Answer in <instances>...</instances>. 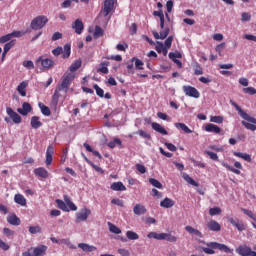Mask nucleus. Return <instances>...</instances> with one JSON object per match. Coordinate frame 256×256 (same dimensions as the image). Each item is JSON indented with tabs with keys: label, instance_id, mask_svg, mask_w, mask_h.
I'll use <instances>...</instances> for the list:
<instances>
[{
	"label": "nucleus",
	"instance_id": "1",
	"mask_svg": "<svg viewBox=\"0 0 256 256\" xmlns=\"http://www.w3.org/2000/svg\"><path fill=\"white\" fill-rule=\"evenodd\" d=\"M74 79H75V75L71 73L64 74L61 84H59L56 87L55 92L52 96L53 105L55 106L59 105V99L61 98V95H62L61 91H63L65 95H67V91H69V87H71V83H73Z\"/></svg>",
	"mask_w": 256,
	"mask_h": 256
},
{
	"label": "nucleus",
	"instance_id": "2",
	"mask_svg": "<svg viewBox=\"0 0 256 256\" xmlns=\"http://www.w3.org/2000/svg\"><path fill=\"white\" fill-rule=\"evenodd\" d=\"M233 107H235L236 111H238V114L242 119V125L245 126L248 131H256V118L251 117L249 114H247L243 109H241L237 103L231 101L230 102Z\"/></svg>",
	"mask_w": 256,
	"mask_h": 256
},
{
	"label": "nucleus",
	"instance_id": "3",
	"mask_svg": "<svg viewBox=\"0 0 256 256\" xmlns=\"http://www.w3.org/2000/svg\"><path fill=\"white\" fill-rule=\"evenodd\" d=\"M215 249L223 251L224 253H233V249L218 242H208L206 243V247H202V251L206 253V255H215Z\"/></svg>",
	"mask_w": 256,
	"mask_h": 256
},
{
	"label": "nucleus",
	"instance_id": "4",
	"mask_svg": "<svg viewBox=\"0 0 256 256\" xmlns=\"http://www.w3.org/2000/svg\"><path fill=\"white\" fill-rule=\"evenodd\" d=\"M148 239H157V241H168L169 243H177V236L171 233H157L149 232L147 234Z\"/></svg>",
	"mask_w": 256,
	"mask_h": 256
},
{
	"label": "nucleus",
	"instance_id": "5",
	"mask_svg": "<svg viewBox=\"0 0 256 256\" xmlns=\"http://www.w3.org/2000/svg\"><path fill=\"white\" fill-rule=\"evenodd\" d=\"M49 23L47 16H37L31 21L30 27L33 31H39Z\"/></svg>",
	"mask_w": 256,
	"mask_h": 256
},
{
	"label": "nucleus",
	"instance_id": "6",
	"mask_svg": "<svg viewBox=\"0 0 256 256\" xmlns=\"http://www.w3.org/2000/svg\"><path fill=\"white\" fill-rule=\"evenodd\" d=\"M47 254V246L40 245L38 247H31L28 251L22 253V256H45Z\"/></svg>",
	"mask_w": 256,
	"mask_h": 256
},
{
	"label": "nucleus",
	"instance_id": "7",
	"mask_svg": "<svg viewBox=\"0 0 256 256\" xmlns=\"http://www.w3.org/2000/svg\"><path fill=\"white\" fill-rule=\"evenodd\" d=\"M114 9L115 0H105L104 5L100 11V15H103V17H108Z\"/></svg>",
	"mask_w": 256,
	"mask_h": 256
},
{
	"label": "nucleus",
	"instance_id": "8",
	"mask_svg": "<svg viewBox=\"0 0 256 256\" xmlns=\"http://www.w3.org/2000/svg\"><path fill=\"white\" fill-rule=\"evenodd\" d=\"M236 253L240 256H256V252L247 245H240L236 248Z\"/></svg>",
	"mask_w": 256,
	"mask_h": 256
},
{
	"label": "nucleus",
	"instance_id": "9",
	"mask_svg": "<svg viewBox=\"0 0 256 256\" xmlns=\"http://www.w3.org/2000/svg\"><path fill=\"white\" fill-rule=\"evenodd\" d=\"M182 89L187 97H193L194 99H199V97H201L199 90L193 86H183Z\"/></svg>",
	"mask_w": 256,
	"mask_h": 256
},
{
	"label": "nucleus",
	"instance_id": "10",
	"mask_svg": "<svg viewBox=\"0 0 256 256\" xmlns=\"http://www.w3.org/2000/svg\"><path fill=\"white\" fill-rule=\"evenodd\" d=\"M6 113L10 117V119H12L13 123H15L16 125H19V123L23 121L21 116L17 112H15L11 107L6 108Z\"/></svg>",
	"mask_w": 256,
	"mask_h": 256
},
{
	"label": "nucleus",
	"instance_id": "11",
	"mask_svg": "<svg viewBox=\"0 0 256 256\" xmlns=\"http://www.w3.org/2000/svg\"><path fill=\"white\" fill-rule=\"evenodd\" d=\"M36 63H41V66L44 69H53V67L55 66V62L52 59H43L42 56L37 58Z\"/></svg>",
	"mask_w": 256,
	"mask_h": 256
},
{
	"label": "nucleus",
	"instance_id": "12",
	"mask_svg": "<svg viewBox=\"0 0 256 256\" xmlns=\"http://www.w3.org/2000/svg\"><path fill=\"white\" fill-rule=\"evenodd\" d=\"M91 215V210L89 208H84L80 212L76 213V219L78 222L87 221Z\"/></svg>",
	"mask_w": 256,
	"mask_h": 256
},
{
	"label": "nucleus",
	"instance_id": "13",
	"mask_svg": "<svg viewBox=\"0 0 256 256\" xmlns=\"http://www.w3.org/2000/svg\"><path fill=\"white\" fill-rule=\"evenodd\" d=\"M13 37H23V32L21 31H14L12 33L6 34L0 37V43H7V41H11Z\"/></svg>",
	"mask_w": 256,
	"mask_h": 256
},
{
	"label": "nucleus",
	"instance_id": "14",
	"mask_svg": "<svg viewBox=\"0 0 256 256\" xmlns=\"http://www.w3.org/2000/svg\"><path fill=\"white\" fill-rule=\"evenodd\" d=\"M72 29L75 30L77 35H81L83 33V29H85V25L81 19H76L74 23H72Z\"/></svg>",
	"mask_w": 256,
	"mask_h": 256
},
{
	"label": "nucleus",
	"instance_id": "15",
	"mask_svg": "<svg viewBox=\"0 0 256 256\" xmlns=\"http://www.w3.org/2000/svg\"><path fill=\"white\" fill-rule=\"evenodd\" d=\"M228 222L231 223V225H233V227H236V229H238V231H245L246 227L245 224H243V222L239 221V218H233L230 217L228 218Z\"/></svg>",
	"mask_w": 256,
	"mask_h": 256
},
{
	"label": "nucleus",
	"instance_id": "16",
	"mask_svg": "<svg viewBox=\"0 0 256 256\" xmlns=\"http://www.w3.org/2000/svg\"><path fill=\"white\" fill-rule=\"evenodd\" d=\"M32 110L33 108L31 107V104H29V102H24L22 104V108H18L17 112L25 117L29 115V113H31Z\"/></svg>",
	"mask_w": 256,
	"mask_h": 256
},
{
	"label": "nucleus",
	"instance_id": "17",
	"mask_svg": "<svg viewBox=\"0 0 256 256\" xmlns=\"http://www.w3.org/2000/svg\"><path fill=\"white\" fill-rule=\"evenodd\" d=\"M55 153V148L53 145H49L46 151V165L49 167L53 163V155Z\"/></svg>",
	"mask_w": 256,
	"mask_h": 256
},
{
	"label": "nucleus",
	"instance_id": "18",
	"mask_svg": "<svg viewBox=\"0 0 256 256\" xmlns=\"http://www.w3.org/2000/svg\"><path fill=\"white\" fill-rule=\"evenodd\" d=\"M169 33H170L169 27L165 28L160 33L157 31L152 32L154 39H162V40L167 39V37H169Z\"/></svg>",
	"mask_w": 256,
	"mask_h": 256
},
{
	"label": "nucleus",
	"instance_id": "19",
	"mask_svg": "<svg viewBox=\"0 0 256 256\" xmlns=\"http://www.w3.org/2000/svg\"><path fill=\"white\" fill-rule=\"evenodd\" d=\"M206 226L209 231H221V224H219V222L215 220H210L209 222H207Z\"/></svg>",
	"mask_w": 256,
	"mask_h": 256
},
{
	"label": "nucleus",
	"instance_id": "20",
	"mask_svg": "<svg viewBox=\"0 0 256 256\" xmlns=\"http://www.w3.org/2000/svg\"><path fill=\"white\" fill-rule=\"evenodd\" d=\"M29 85V82L27 81H22L18 87H17V91L19 93V95H21V97H27V87Z\"/></svg>",
	"mask_w": 256,
	"mask_h": 256
},
{
	"label": "nucleus",
	"instance_id": "21",
	"mask_svg": "<svg viewBox=\"0 0 256 256\" xmlns=\"http://www.w3.org/2000/svg\"><path fill=\"white\" fill-rule=\"evenodd\" d=\"M79 249H82L84 253H93V251H97V247L93 245H89L87 243H79L78 244Z\"/></svg>",
	"mask_w": 256,
	"mask_h": 256
},
{
	"label": "nucleus",
	"instance_id": "22",
	"mask_svg": "<svg viewBox=\"0 0 256 256\" xmlns=\"http://www.w3.org/2000/svg\"><path fill=\"white\" fill-rule=\"evenodd\" d=\"M152 15L154 17H159L160 28L165 29V14L163 13V10L153 11Z\"/></svg>",
	"mask_w": 256,
	"mask_h": 256
},
{
	"label": "nucleus",
	"instance_id": "23",
	"mask_svg": "<svg viewBox=\"0 0 256 256\" xmlns=\"http://www.w3.org/2000/svg\"><path fill=\"white\" fill-rule=\"evenodd\" d=\"M34 174L37 177H41L42 179H47V177H49V172L47 171V169H45L43 167L36 168L34 170Z\"/></svg>",
	"mask_w": 256,
	"mask_h": 256
},
{
	"label": "nucleus",
	"instance_id": "24",
	"mask_svg": "<svg viewBox=\"0 0 256 256\" xmlns=\"http://www.w3.org/2000/svg\"><path fill=\"white\" fill-rule=\"evenodd\" d=\"M134 215H145L147 208L143 204H136L133 208Z\"/></svg>",
	"mask_w": 256,
	"mask_h": 256
},
{
	"label": "nucleus",
	"instance_id": "25",
	"mask_svg": "<svg viewBox=\"0 0 256 256\" xmlns=\"http://www.w3.org/2000/svg\"><path fill=\"white\" fill-rule=\"evenodd\" d=\"M205 131L207 133H216L217 135H219V133H221V129L219 128V126H217L215 124H207L205 126Z\"/></svg>",
	"mask_w": 256,
	"mask_h": 256
},
{
	"label": "nucleus",
	"instance_id": "26",
	"mask_svg": "<svg viewBox=\"0 0 256 256\" xmlns=\"http://www.w3.org/2000/svg\"><path fill=\"white\" fill-rule=\"evenodd\" d=\"M152 129L154 131H157V133H160L161 135H169V132H167L165 130V128L163 126H161V124H159L157 122H153L152 123Z\"/></svg>",
	"mask_w": 256,
	"mask_h": 256
},
{
	"label": "nucleus",
	"instance_id": "27",
	"mask_svg": "<svg viewBox=\"0 0 256 256\" xmlns=\"http://www.w3.org/2000/svg\"><path fill=\"white\" fill-rule=\"evenodd\" d=\"M30 125L32 129H39V127L43 126V122L39 120L38 116H32L30 120Z\"/></svg>",
	"mask_w": 256,
	"mask_h": 256
},
{
	"label": "nucleus",
	"instance_id": "28",
	"mask_svg": "<svg viewBox=\"0 0 256 256\" xmlns=\"http://www.w3.org/2000/svg\"><path fill=\"white\" fill-rule=\"evenodd\" d=\"M110 189L112 191H127V187L123 185V182H113Z\"/></svg>",
	"mask_w": 256,
	"mask_h": 256
},
{
	"label": "nucleus",
	"instance_id": "29",
	"mask_svg": "<svg viewBox=\"0 0 256 256\" xmlns=\"http://www.w3.org/2000/svg\"><path fill=\"white\" fill-rule=\"evenodd\" d=\"M175 205V201L171 198H165L163 201L160 202V207L164 209H171Z\"/></svg>",
	"mask_w": 256,
	"mask_h": 256
},
{
	"label": "nucleus",
	"instance_id": "30",
	"mask_svg": "<svg viewBox=\"0 0 256 256\" xmlns=\"http://www.w3.org/2000/svg\"><path fill=\"white\" fill-rule=\"evenodd\" d=\"M14 201L18 205H21V207H25L27 205V199H25V196H23V194H16L14 196Z\"/></svg>",
	"mask_w": 256,
	"mask_h": 256
},
{
	"label": "nucleus",
	"instance_id": "31",
	"mask_svg": "<svg viewBox=\"0 0 256 256\" xmlns=\"http://www.w3.org/2000/svg\"><path fill=\"white\" fill-rule=\"evenodd\" d=\"M185 231H187V233H189L190 235H195L196 237H199L200 239H202V237H203V233H201V231L193 228L192 226H186Z\"/></svg>",
	"mask_w": 256,
	"mask_h": 256
},
{
	"label": "nucleus",
	"instance_id": "32",
	"mask_svg": "<svg viewBox=\"0 0 256 256\" xmlns=\"http://www.w3.org/2000/svg\"><path fill=\"white\" fill-rule=\"evenodd\" d=\"M109 65V61H103L100 63V68L97 69V73H103L104 75H107V73H109V68H107Z\"/></svg>",
	"mask_w": 256,
	"mask_h": 256
},
{
	"label": "nucleus",
	"instance_id": "33",
	"mask_svg": "<svg viewBox=\"0 0 256 256\" xmlns=\"http://www.w3.org/2000/svg\"><path fill=\"white\" fill-rule=\"evenodd\" d=\"M130 63H135V68L138 70V71H143V65H145V63L143 62V60H139V58L137 57H133L131 60H130Z\"/></svg>",
	"mask_w": 256,
	"mask_h": 256
},
{
	"label": "nucleus",
	"instance_id": "34",
	"mask_svg": "<svg viewBox=\"0 0 256 256\" xmlns=\"http://www.w3.org/2000/svg\"><path fill=\"white\" fill-rule=\"evenodd\" d=\"M64 202L68 206L70 211H77V206L71 201V198L67 195H64Z\"/></svg>",
	"mask_w": 256,
	"mask_h": 256
},
{
	"label": "nucleus",
	"instance_id": "35",
	"mask_svg": "<svg viewBox=\"0 0 256 256\" xmlns=\"http://www.w3.org/2000/svg\"><path fill=\"white\" fill-rule=\"evenodd\" d=\"M7 221L10 225H21V219L15 214L8 216Z\"/></svg>",
	"mask_w": 256,
	"mask_h": 256
},
{
	"label": "nucleus",
	"instance_id": "36",
	"mask_svg": "<svg viewBox=\"0 0 256 256\" xmlns=\"http://www.w3.org/2000/svg\"><path fill=\"white\" fill-rule=\"evenodd\" d=\"M69 57H71V44H65L62 49V58L69 59Z\"/></svg>",
	"mask_w": 256,
	"mask_h": 256
},
{
	"label": "nucleus",
	"instance_id": "37",
	"mask_svg": "<svg viewBox=\"0 0 256 256\" xmlns=\"http://www.w3.org/2000/svg\"><path fill=\"white\" fill-rule=\"evenodd\" d=\"M233 155L235 157H239L240 159H244V161H247V163H251V155L247 153H241V152H233Z\"/></svg>",
	"mask_w": 256,
	"mask_h": 256
},
{
	"label": "nucleus",
	"instance_id": "38",
	"mask_svg": "<svg viewBox=\"0 0 256 256\" xmlns=\"http://www.w3.org/2000/svg\"><path fill=\"white\" fill-rule=\"evenodd\" d=\"M82 157L86 161V163H88V165H91V167H93V169H95V171H97L98 173H103V168L93 164V162H91V160H89V158H87V156H85V154L82 153Z\"/></svg>",
	"mask_w": 256,
	"mask_h": 256
},
{
	"label": "nucleus",
	"instance_id": "39",
	"mask_svg": "<svg viewBox=\"0 0 256 256\" xmlns=\"http://www.w3.org/2000/svg\"><path fill=\"white\" fill-rule=\"evenodd\" d=\"M81 59L75 60L69 67V70L71 71V73H75V71H77L78 69H81Z\"/></svg>",
	"mask_w": 256,
	"mask_h": 256
},
{
	"label": "nucleus",
	"instance_id": "40",
	"mask_svg": "<svg viewBox=\"0 0 256 256\" xmlns=\"http://www.w3.org/2000/svg\"><path fill=\"white\" fill-rule=\"evenodd\" d=\"M175 127L176 129H181L182 131H184V133H193V130L190 129L189 126L185 123H176Z\"/></svg>",
	"mask_w": 256,
	"mask_h": 256
},
{
	"label": "nucleus",
	"instance_id": "41",
	"mask_svg": "<svg viewBox=\"0 0 256 256\" xmlns=\"http://www.w3.org/2000/svg\"><path fill=\"white\" fill-rule=\"evenodd\" d=\"M103 35H105V31L103 30V28H101L100 26H95V30H94V39H99V37H103Z\"/></svg>",
	"mask_w": 256,
	"mask_h": 256
},
{
	"label": "nucleus",
	"instance_id": "42",
	"mask_svg": "<svg viewBox=\"0 0 256 256\" xmlns=\"http://www.w3.org/2000/svg\"><path fill=\"white\" fill-rule=\"evenodd\" d=\"M117 145H118L119 147H122V145H123V143L121 142V139H119V138H114L113 141H111V142L108 143V147H109L110 149H115V147H117Z\"/></svg>",
	"mask_w": 256,
	"mask_h": 256
},
{
	"label": "nucleus",
	"instance_id": "43",
	"mask_svg": "<svg viewBox=\"0 0 256 256\" xmlns=\"http://www.w3.org/2000/svg\"><path fill=\"white\" fill-rule=\"evenodd\" d=\"M60 245H67V247L70 249H77V246L72 244L69 238L60 239Z\"/></svg>",
	"mask_w": 256,
	"mask_h": 256
},
{
	"label": "nucleus",
	"instance_id": "44",
	"mask_svg": "<svg viewBox=\"0 0 256 256\" xmlns=\"http://www.w3.org/2000/svg\"><path fill=\"white\" fill-rule=\"evenodd\" d=\"M126 237L127 239H129L130 241H137V239H139V234H137L136 232H133L131 230H128L126 232Z\"/></svg>",
	"mask_w": 256,
	"mask_h": 256
},
{
	"label": "nucleus",
	"instance_id": "45",
	"mask_svg": "<svg viewBox=\"0 0 256 256\" xmlns=\"http://www.w3.org/2000/svg\"><path fill=\"white\" fill-rule=\"evenodd\" d=\"M108 226H109L110 233H114L115 235H120L121 229L119 227H117L111 222H108Z\"/></svg>",
	"mask_w": 256,
	"mask_h": 256
},
{
	"label": "nucleus",
	"instance_id": "46",
	"mask_svg": "<svg viewBox=\"0 0 256 256\" xmlns=\"http://www.w3.org/2000/svg\"><path fill=\"white\" fill-rule=\"evenodd\" d=\"M184 181H186V183H189V185H193V187H199V183L194 181L193 178H191V176H189L188 174H185L183 176Z\"/></svg>",
	"mask_w": 256,
	"mask_h": 256
},
{
	"label": "nucleus",
	"instance_id": "47",
	"mask_svg": "<svg viewBox=\"0 0 256 256\" xmlns=\"http://www.w3.org/2000/svg\"><path fill=\"white\" fill-rule=\"evenodd\" d=\"M56 203L58 205V208L61 209L62 211H66V212L71 211L63 200L57 199Z\"/></svg>",
	"mask_w": 256,
	"mask_h": 256
},
{
	"label": "nucleus",
	"instance_id": "48",
	"mask_svg": "<svg viewBox=\"0 0 256 256\" xmlns=\"http://www.w3.org/2000/svg\"><path fill=\"white\" fill-rule=\"evenodd\" d=\"M149 183L153 187H156V189H163V184H161V182L155 178H149Z\"/></svg>",
	"mask_w": 256,
	"mask_h": 256
},
{
	"label": "nucleus",
	"instance_id": "49",
	"mask_svg": "<svg viewBox=\"0 0 256 256\" xmlns=\"http://www.w3.org/2000/svg\"><path fill=\"white\" fill-rule=\"evenodd\" d=\"M241 211L244 213V215H247V217H250V219H253V221H256V214L253 213V211L245 208H241Z\"/></svg>",
	"mask_w": 256,
	"mask_h": 256
},
{
	"label": "nucleus",
	"instance_id": "50",
	"mask_svg": "<svg viewBox=\"0 0 256 256\" xmlns=\"http://www.w3.org/2000/svg\"><path fill=\"white\" fill-rule=\"evenodd\" d=\"M39 107L41 109V113L44 114L45 117H49V115H51V110L49 109V107L44 104H39Z\"/></svg>",
	"mask_w": 256,
	"mask_h": 256
},
{
	"label": "nucleus",
	"instance_id": "51",
	"mask_svg": "<svg viewBox=\"0 0 256 256\" xmlns=\"http://www.w3.org/2000/svg\"><path fill=\"white\" fill-rule=\"evenodd\" d=\"M93 88L95 89L96 95H98V97H105V91L101 87H99V85L94 84Z\"/></svg>",
	"mask_w": 256,
	"mask_h": 256
},
{
	"label": "nucleus",
	"instance_id": "52",
	"mask_svg": "<svg viewBox=\"0 0 256 256\" xmlns=\"http://www.w3.org/2000/svg\"><path fill=\"white\" fill-rule=\"evenodd\" d=\"M15 47V40H11L4 45V53H9L11 49Z\"/></svg>",
	"mask_w": 256,
	"mask_h": 256
},
{
	"label": "nucleus",
	"instance_id": "53",
	"mask_svg": "<svg viewBox=\"0 0 256 256\" xmlns=\"http://www.w3.org/2000/svg\"><path fill=\"white\" fill-rule=\"evenodd\" d=\"M22 65L23 67H25V69H29V70L35 69V64L31 60L23 61Z\"/></svg>",
	"mask_w": 256,
	"mask_h": 256
},
{
	"label": "nucleus",
	"instance_id": "54",
	"mask_svg": "<svg viewBox=\"0 0 256 256\" xmlns=\"http://www.w3.org/2000/svg\"><path fill=\"white\" fill-rule=\"evenodd\" d=\"M205 155H208L210 157V159H212V161H219V156L217 155V153L206 150Z\"/></svg>",
	"mask_w": 256,
	"mask_h": 256
},
{
	"label": "nucleus",
	"instance_id": "55",
	"mask_svg": "<svg viewBox=\"0 0 256 256\" xmlns=\"http://www.w3.org/2000/svg\"><path fill=\"white\" fill-rule=\"evenodd\" d=\"M223 167H226L228 171L235 173V175H241V170L233 168V166H229V164L227 163H223Z\"/></svg>",
	"mask_w": 256,
	"mask_h": 256
},
{
	"label": "nucleus",
	"instance_id": "56",
	"mask_svg": "<svg viewBox=\"0 0 256 256\" xmlns=\"http://www.w3.org/2000/svg\"><path fill=\"white\" fill-rule=\"evenodd\" d=\"M221 212L222 210L219 207H214L209 209V215H211V217H214V215H221Z\"/></svg>",
	"mask_w": 256,
	"mask_h": 256
},
{
	"label": "nucleus",
	"instance_id": "57",
	"mask_svg": "<svg viewBox=\"0 0 256 256\" xmlns=\"http://www.w3.org/2000/svg\"><path fill=\"white\" fill-rule=\"evenodd\" d=\"M134 135H139L140 137H143V139H151V134L144 130H139L138 132H135Z\"/></svg>",
	"mask_w": 256,
	"mask_h": 256
},
{
	"label": "nucleus",
	"instance_id": "58",
	"mask_svg": "<svg viewBox=\"0 0 256 256\" xmlns=\"http://www.w3.org/2000/svg\"><path fill=\"white\" fill-rule=\"evenodd\" d=\"M41 227L40 226H30L29 227V233H31V235H37V233H41Z\"/></svg>",
	"mask_w": 256,
	"mask_h": 256
},
{
	"label": "nucleus",
	"instance_id": "59",
	"mask_svg": "<svg viewBox=\"0 0 256 256\" xmlns=\"http://www.w3.org/2000/svg\"><path fill=\"white\" fill-rule=\"evenodd\" d=\"M243 93H246V95H256V89L253 87L243 88Z\"/></svg>",
	"mask_w": 256,
	"mask_h": 256
},
{
	"label": "nucleus",
	"instance_id": "60",
	"mask_svg": "<svg viewBox=\"0 0 256 256\" xmlns=\"http://www.w3.org/2000/svg\"><path fill=\"white\" fill-rule=\"evenodd\" d=\"M112 205H117L118 207H124L125 203L123 202V200L119 199V198H115L111 200Z\"/></svg>",
	"mask_w": 256,
	"mask_h": 256
},
{
	"label": "nucleus",
	"instance_id": "61",
	"mask_svg": "<svg viewBox=\"0 0 256 256\" xmlns=\"http://www.w3.org/2000/svg\"><path fill=\"white\" fill-rule=\"evenodd\" d=\"M62 53H63V48L59 46L54 50H52V55H54V57H59V55H62Z\"/></svg>",
	"mask_w": 256,
	"mask_h": 256
},
{
	"label": "nucleus",
	"instance_id": "62",
	"mask_svg": "<svg viewBox=\"0 0 256 256\" xmlns=\"http://www.w3.org/2000/svg\"><path fill=\"white\" fill-rule=\"evenodd\" d=\"M194 75H203V67L201 65L197 64L194 67Z\"/></svg>",
	"mask_w": 256,
	"mask_h": 256
},
{
	"label": "nucleus",
	"instance_id": "63",
	"mask_svg": "<svg viewBox=\"0 0 256 256\" xmlns=\"http://www.w3.org/2000/svg\"><path fill=\"white\" fill-rule=\"evenodd\" d=\"M136 169L141 173L142 175L147 173V168L143 164H136Z\"/></svg>",
	"mask_w": 256,
	"mask_h": 256
},
{
	"label": "nucleus",
	"instance_id": "64",
	"mask_svg": "<svg viewBox=\"0 0 256 256\" xmlns=\"http://www.w3.org/2000/svg\"><path fill=\"white\" fill-rule=\"evenodd\" d=\"M211 123H223V117L221 116H212L210 118Z\"/></svg>",
	"mask_w": 256,
	"mask_h": 256
}]
</instances>
